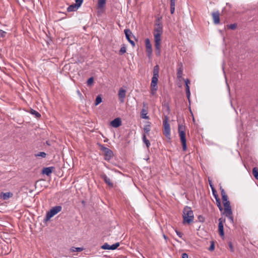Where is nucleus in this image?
Segmentation results:
<instances>
[{
	"label": "nucleus",
	"instance_id": "nucleus-1",
	"mask_svg": "<svg viewBox=\"0 0 258 258\" xmlns=\"http://www.w3.org/2000/svg\"><path fill=\"white\" fill-rule=\"evenodd\" d=\"M194 219L193 211L190 207L186 206L183 210V223L190 224Z\"/></svg>",
	"mask_w": 258,
	"mask_h": 258
},
{
	"label": "nucleus",
	"instance_id": "nucleus-2",
	"mask_svg": "<svg viewBox=\"0 0 258 258\" xmlns=\"http://www.w3.org/2000/svg\"><path fill=\"white\" fill-rule=\"evenodd\" d=\"M185 130L184 125L181 124H178V131L183 151H185L187 149Z\"/></svg>",
	"mask_w": 258,
	"mask_h": 258
},
{
	"label": "nucleus",
	"instance_id": "nucleus-3",
	"mask_svg": "<svg viewBox=\"0 0 258 258\" xmlns=\"http://www.w3.org/2000/svg\"><path fill=\"white\" fill-rule=\"evenodd\" d=\"M223 205L224 206V214L232 224H234V219L230 202H225L223 203Z\"/></svg>",
	"mask_w": 258,
	"mask_h": 258
},
{
	"label": "nucleus",
	"instance_id": "nucleus-4",
	"mask_svg": "<svg viewBox=\"0 0 258 258\" xmlns=\"http://www.w3.org/2000/svg\"><path fill=\"white\" fill-rule=\"evenodd\" d=\"M154 41L156 54L157 56H160L161 53V33H155Z\"/></svg>",
	"mask_w": 258,
	"mask_h": 258
},
{
	"label": "nucleus",
	"instance_id": "nucleus-5",
	"mask_svg": "<svg viewBox=\"0 0 258 258\" xmlns=\"http://www.w3.org/2000/svg\"><path fill=\"white\" fill-rule=\"evenodd\" d=\"M62 210V207L60 206H56L53 207L52 208L50 209V210L47 212L45 220L48 221L50 220L51 218L53 217L54 215L58 213Z\"/></svg>",
	"mask_w": 258,
	"mask_h": 258
},
{
	"label": "nucleus",
	"instance_id": "nucleus-6",
	"mask_svg": "<svg viewBox=\"0 0 258 258\" xmlns=\"http://www.w3.org/2000/svg\"><path fill=\"white\" fill-rule=\"evenodd\" d=\"M164 135L168 139H170V126L168 122V117L165 116L163 120Z\"/></svg>",
	"mask_w": 258,
	"mask_h": 258
},
{
	"label": "nucleus",
	"instance_id": "nucleus-7",
	"mask_svg": "<svg viewBox=\"0 0 258 258\" xmlns=\"http://www.w3.org/2000/svg\"><path fill=\"white\" fill-rule=\"evenodd\" d=\"M101 150L104 153V159L106 161H109L113 156L112 151L109 148L104 146L101 147Z\"/></svg>",
	"mask_w": 258,
	"mask_h": 258
},
{
	"label": "nucleus",
	"instance_id": "nucleus-8",
	"mask_svg": "<svg viewBox=\"0 0 258 258\" xmlns=\"http://www.w3.org/2000/svg\"><path fill=\"white\" fill-rule=\"evenodd\" d=\"M145 45L147 56L150 58L152 54V47L149 39H145Z\"/></svg>",
	"mask_w": 258,
	"mask_h": 258
},
{
	"label": "nucleus",
	"instance_id": "nucleus-9",
	"mask_svg": "<svg viewBox=\"0 0 258 258\" xmlns=\"http://www.w3.org/2000/svg\"><path fill=\"white\" fill-rule=\"evenodd\" d=\"M126 90L123 88H120L118 91V98L120 102L123 103L124 101V99L126 95Z\"/></svg>",
	"mask_w": 258,
	"mask_h": 258
},
{
	"label": "nucleus",
	"instance_id": "nucleus-10",
	"mask_svg": "<svg viewBox=\"0 0 258 258\" xmlns=\"http://www.w3.org/2000/svg\"><path fill=\"white\" fill-rule=\"evenodd\" d=\"M100 177L109 187H112L113 186V182H111L110 179L105 174H102Z\"/></svg>",
	"mask_w": 258,
	"mask_h": 258
},
{
	"label": "nucleus",
	"instance_id": "nucleus-11",
	"mask_svg": "<svg viewBox=\"0 0 258 258\" xmlns=\"http://www.w3.org/2000/svg\"><path fill=\"white\" fill-rule=\"evenodd\" d=\"M223 222V220L222 219L220 218L219 219L218 230L219 232V234L221 236H223L224 235Z\"/></svg>",
	"mask_w": 258,
	"mask_h": 258
},
{
	"label": "nucleus",
	"instance_id": "nucleus-12",
	"mask_svg": "<svg viewBox=\"0 0 258 258\" xmlns=\"http://www.w3.org/2000/svg\"><path fill=\"white\" fill-rule=\"evenodd\" d=\"M112 126L114 127H118L121 124V121L119 118H116L110 122Z\"/></svg>",
	"mask_w": 258,
	"mask_h": 258
},
{
	"label": "nucleus",
	"instance_id": "nucleus-13",
	"mask_svg": "<svg viewBox=\"0 0 258 258\" xmlns=\"http://www.w3.org/2000/svg\"><path fill=\"white\" fill-rule=\"evenodd\" d=\"M53 169H54V167H48L43 168L42 170V173L47 176H49L52 172Z\"/></svg>",
	"mask_w": 258,
	"mask_h": 258
},
{
	"label": "nucleus",
	"instance_id": "nucleus-14",
	"mask_svg": "<svg viewBox=\"0 0 258 258\" xmlns=\"http://www.w3.org/2000/svg\"><path fill=\"white\" fill-rule=\"evenodd\" d=\"M178 68H177V78L180 80L182 78V64L181 63L178 64Z\"/></svg>",
	"mask_w": 258,
	"mask_h": 258
},
{
	"label": "nucleus",
	"instance_id": "nucleus-15",
	"mask_svg": "<svg viewBox=\"0 0 258 258\" xmlns=\"http://www.w3.org/2000/svg\"><path fill=\"white\" fill-rule=\"evenodd\" d=\"M212 17L215 24H217L220 22L219 13L218 12L212 13Z\"/></svg>",
	"mask_w": 258,
	"mask_h": 258
},
{
	"label": "nucleus",
	"instance_id": "nucleus-16",
	"mask_svg": "<svg viewBox=\"0 0 258 258\" xmlns=\"http://www.w3.org/2000/svg\"><path fill=\"white\" fill-rule=\"evenodd\" d=\"M158 81V78L153 77L152 78V82L151 84V88H158L157 83Z\"/></svg>",
	"mask_w": 258,
	"mask_h": 258
},
{
	"label": "nucleus",
	"instance_id": "nucleus-17",
	"mask_svg": "<svg viewBox=\"0 0 258 258\" xmlns=\"http://www.w3.org/2000/svg\"><path fill=\"white\" fill-rule=\"evenodd\" d=\"M210 186L212 188V191H213V195L215 197V198H216V202H217V206L218 207L220 211H222L223 210V208H222V207L221 206L220 200L216 197V195L214 194V188H213L212 185H211V183H210Z\"/></svg>",
	"mask_w": 258,
	"mask_h": 258
},
{
	"label": "nucleus",
	"instance_id": "nucleus-18",
	"mask_svg": "<svg viewBox=\"0 0 258 258\" xmlns=\"http://www.w3.org/2000/svg\"><path fill=\"white\" fill-rule=\"evenodd\" d=\"M13 194L10 192H5V193H2V198L6 200L10 198V197H12Z\"/></svg>",
	"mask_w": 258,
	"mask_h": 258
},
{
	"label": "nucleus",
	"instance_id": "nucleus-19",
	"mask_svg": "<svg viewBox=\"0 0 258 258\" xmlns=\"http://www.w3.org/2000/svg\"><path fill=\"white\" fill-rule=\"evenodd\" d=\"M126 38L127 39L128 42L132 44V46H134L135 45V42L133 40L131 39V34L132 33H125Z\"/></svg>",
	"mask_w": 258,
	"mask_h": 258
},
{
	"label": "nucleus",
	"instance_id": "nucleus-20",
	"mask_svg": "<svg viewBox=\"0 0 258 258\" xmlns=\"http://www.w3.org/2000/svg\"><path fill=\"white\" fill-rule=\"evenodd\" d=\"M159 68L158 65L155 66L153 69V76L157 78L159 77Z\"/></svg>",
	"mask_w": 258,
	"mask_h": 258
},
{
	"label": "nucleus",
	"instance_id": "nucleus-21",
	"mask_svg": "<svg viewBox=\"0 0 258 258\" xmlns=\"http://www.w3.org/2000/svg\"><path fill=\"white\" fill-rule=\"evenodd\" d=\"M151 130V126L149 124H146L144 127V131L145 132V133L147 134V135H149V132Z\"/></svg>",
	"mask_w": 258,
	"mask_h": 258
},
{
	"label": "nucleus",
	"instance_id": "nucleus-22",
	"mask_svg": "<svg viewBox=\"0 0 258 258\" xmlns=\"http://www.w3.org/2000/svg\"><path fill=\"white\" fill-rule=\"evenodd\" d=\"M141 117L144 119H148L149 118L147 116V111L144 109L142 110Z\"/></svg>",
	"mask_w": 258,
	"mask_h": 258
},
{
	"label": "nucleus",
	"instance_id": "nucleus-23",
	"mask_svg": "<svg viewBox=\"0 0 258 258\" xmlns=\"http://www.w3.org/2000/svg\"><path fill=\"white\" fill-rule=\"evenodd\" d=\"M106 3V0H98V7L99 8H102L104 7Z\"/></svg>",
	"mask_w": 258,
	"mask_h": 258
},
{
	"label": "nucleus",
	"instance_id": "nucleus-24",
	"mask_svg": "<svg viewBox=\"0 0 258 258\" xmlns=\"http://www.w3.org/2000/svg\"><path fill=\"white\" fill-rule=\"evenodd\" d=\"M78 8H77V6H76L75 5H71L70 6L68 9L67 11L69 12L75 11V10H77Z\"/></svg>",
	"mask_w": 258,
	"mask_h": 258
},
{
	"label": "nucleus",
	"instance_id": "nucleus-25",
	"mask_svg": "<svg viewBox=\"0 0 258 258\" xmlns=\"http://www.w3.org/2000/svg\"><path fill=\"white\" fill-rule=\"evenodd\" d=\"M252 174L254 177L258 179V169L256 167H254L252 169Z\"/></svg>",
	"mask_w": 258,
	"mask_h": 258
},
{
	"label": "nucleus",
	"instance_id": "nucleus-26",
	"mask_svg": "<svg viewBox=\"0 0 258 258\" xmlns=\"http://www.w3.org/2000/svg\"><path fill=\"white\" fill-rule=\"evenodd\" d=\"M237 24L234 23V24L228 25L227 26L228 29H230L231 30H234L237 28Z\"/></svg>",
	"mask_w": 258,
	"mask_h": 258
},
{
	"label": "nucleus",
	"instance_id": "nucleus-27",
	"mask_svg": "<svg viewBox=\"0 0 258 258\" xmlns=\"http://www.w3.org/2000/svg\"><path fill=\"white\" fill-rule=\"evenodd\" d=\"M185 92H186V97H187V99H188V100L189 101L190 93V89H189V86L185 87Z\"/></svg>",
	"mask_w": 258,
	"mask_h": 258
},
{
	"label": "nucleus",
	"instance_id": "nucleus-28",
	"mask_svg": "<svg viewBox=\"0 0 258 258\" xmlns=\"http://www.w3.org/2000/svg\"><path fill=\"white\" fill-rule=\"evenodd\" d=\"M162 31V27L159 24H156L155 28V32H161Z\"/></svg>",
	"mask_w": 258,
	"mask_h": 258
},
{
	"label": "nucleus",
	"instance_id": "nucleus-29",
	"mask_svg": "<svg viewBox=\"0 0 258 258\" xmlns=\"http://www.w3.org/2000/svg\"><path fill=\"white\" fill-rule=\"evenodd\" d=\"M46 156V154L44 152H40L37 154H35V157H41L42 158H45Z\"/></svg>",
	"mask_w": 258,
	"mask_h": 258
},
{
	"label": "nucleus",
	"instance_id": "nucleus-30",
	"mask_svg": "<svg viewBox=\"0 0 258 258\" xmlns=\"http://www.w3.org/2000/svg\"><path fill=\"white\" fill-rule=\"evenodd\" d=\"M31 113L32 114H34V115H35V116L36 117H37V118H39V117H40L41 116L40 114L38 112H37V111H36V110H33V109H31Z\"/></svg>",
	"mask_w": 258,
	"mask_h": 258
},
{
	"label": "nucleus",
	"instance_id": "nucleus-31",
	"mask_svg": "<svg viewBox=\"0 0 258 258\" xmlns=\"http://www.w3.org/2000/svg\"><path fill=\"white\" fill-rule=\"evenodd\" d=\"M102 102V98L100 96H97L95 100V105H98Z\"/></svg>",
	"mask_w": 258,
	"mask_h": 258
},
{
	"label": "nucleus",
	"instance_id": "nucleus-32",
	"mask_svg": "<svg viewBox=\"0 0 258 258\" xmlns=\"http://www.w3.org/2000/svg\"><path fill=\"white\" fill-rule=\"evenodd\" d=\"M101 248L103 249L110 250V245L107 243H105L101 246Z\"/></svg>",
	"mask_w": 258,
	"mask_h": 258
},
{
	"label": "nucleus",
	"instance_id": "nucleus-33",
	"mask_svg": "<svg viewBox=\"0 0 258 258\" xmlns=\"http://www.w3.org/2000/svg\"><path fill=\"white\" fill-rule=\"evenodd\" d=\"M119 246V243L117 242L110 245V250L116 249Z\"/></svg>",
	"mask_w": 258,
	"mask_h": 258
},
{
	"label": "nucleus",
	"instance_id": "nucleus-34",
	"mask_svg": "<svg viewBox=\"0 0 258 258\" xmlns=\"http://www.w3.org/2000/svg\"><path fill=\"white\" fill-rule=\"evenodd\" d=\"M76 4H75L77 6V8H79L82 5L83 0H75Z\"/></svg>",
	"mask_w": 258,
	"mask_h": 258
},
{
	"label": "nucleus",
	"instance_id": "nucleus-35",
	"mask_svg": "<svg viewBox=\"0 0 258 258\" xmlns=\"http://www.w3.org/2000/svg\"><path fill=\"white\" fill-rule=\"evenodd\" d=\"M71 249L73 251H81L83 250V248L82 247H73Z\"/></svg>",
	"mask_w": 258,
	"mask_h": 258
},
{
	"label": "nucleus",
	"instance_id": "nucleus-36",
	"mask_svg": "<svg viewBox=\"0 0 258 258\" xmlns=\"http://www.w3.org/2000/svg\"><path fill=\"white\" fill-rule=\"evenodd\" d=\"M157 89L158 88H151L150 92H151V94L152 95L154 96L156 94V91L157 90Z\"/></svg>",
	"mask_w": 258,
	"mask_h": 258
},
{
	"label": "nucleus",
	"instance_id": "nucleus-37",
	"mask_svg": "<svg viewBox=\"0 0 258 258\" xmlns=\"http://www.w3.org/2000/svg\"><path fill=\"white\" fill-rule=\"evenodd\" d=\"M126 52V47L124 46H122L119 51L120 54H123Z\"/></svg>",
	"mask_w": 258,
	"mask_h": 258
},
{
	"label": "nucleus",
	"instance_id": "nucleus-38",
	"mask_svg": "<svg viewBox=\"0 0 258 258\" xmlns=\"http://www.w3.org/2000/svg\"><path fill=\"white\" fill-rule=\"evenodd\" d=\"M93 81H94L93 78V77L90 78L87 81V85L89 86L93 84Z\"/></svg>",
	"mask_w": 258,
	"mask_h": 258
},
{
	"label": "nucleus",
	"instance_id": "nucleus-39",
	"mask_svg": "<svg viewBox=\"0 0 258 258\" xmlns=\"http://www.w3.org/2000/svg\"><path fill=\"white\" fill-rule=\"evenodd\" d=\"M214 248H215L214 242L213 241H212L211 242V245L209 248V250L210 251H213L214 250Z\"/></svg>",
	"mask_w": 258,
	"mask_h": 258
},
{
	"label": "nucleus",
	"instance_id": "nucleus-40",
	"mask_svg": "<svg viewBox=\"0 0 258 258\" xmlns=\"http://www.w3.org/2000/svg\"><path fill=\"white\" fill-rule=\"evenodd\" d=\"M222 199L223 203L225 202L229 201L228 200V197H227V195L222 196Z\"/></svg>",
	"mask_w": 258,
	"mask_h": 258
},
{
	"label": "nucleus",
	"instance_id": "nucleus-41",
	"mask_svg": "<svg viewBox=\"0 0 258 258\" xmlns=\"http://www.w3.org/2000/svg\"><path fill=\"white\" fill-rule=\"evenodd\" d=\"M144 143L146 144L147 148H149L150 146V143L148 140L144 141Z\"/></svg>",
	"mask_w": 258,
	"mask_h": 258
},
{
	"label": "nucleus",
	"instance_id": "nucleus-42",
	"mask_svg": "<svg viewBox=\"0 0 258 258\" xmlns=\"http://www.w3.org/2000/svg\"><path fill=\"white\" fill-rule=\"evenodd\" d=\"M175 0H170V7H175Z\"/></svg>",
	"mask_w": 258,
	"mask_h": 258
},
{
	"label": "nucleus",
	"instance_id": "nucleus-43",
	"mask_svg": "<svg viewBox=\"0 0 258 258\" xmlns=\"http://www.w3.org/2000/svg\"><path fill=\"white\" fill-rule=\"evenodd\" d=\"M176 233L179 237L182 238L183 234L181 232L176 231Z\"/></svg>",
	"mask_w": 258,
	"mask_h": 258
},
{
	"label": "nucleus",
	"instance_id": "nucleus-44",
	"mask_svg": "<svg viewBox=\"0 0 258 258\" xmlns=\"http://www.w3.org/2000/svg\"><path fill=\"white\" fill-rule=\"evenodd\" d=\"M175 11V7H170V12L171 14H173Z\"/></svg>",
	"mask_w": 258,
	"mask_h": 258
},
{
	"label": "nucleus",
	"instance_id": "nucleus-45",
	"mask_svg": "<svg viewBox=\"0 0 258 258\" xmlns=\"http://www.w3.org/2000/svg\"><path fill=\"white\" fill-rule=\"evenodd\" d=\"M184 82H185V87H187V86H188V84L190 83L189 80L187 79L185 80Z\"/></svg>",
	"mask_w": 258,
	"mask_h": 258
},
{
	"label": "nucleus",
	"instance_id": "nucleus-46",
	"mask_svg": "<svg viewBox=\"0 0 258 258\" xmlns=\"http://www.w3.org/2000/svg\"><path fill=\"white\" fill-rule=\"evenodd\" d=\"M182 258H188V254L186 253H183L182 254Z\"/></svg>",
	"mask_w": 258,
	"mask_h": 258
},
{
	"label": "nucleus",
	"instance_id": "nucleus-47",
	"mask_svg": "<svg viewBox=\"0 0 258 258\" xmlns=\"http://www.w3.org/2000/svg\"><path fill=\"white\" fill-rule=\"evenodd\" d=\"M221 196H222L226 195V192H225V191L224 189L221 188Z\"/></svg>",
	"mask_w": 258,
	"mask_h": 258
},
{
	"label": "nucleus",
	"instance_id": "nucleus-48",
	"mask_svg": "<svg viewBox=\"0 0 258 258\" xmlns=\"http://www.w3.org/2000/svg\"><path fill=\"white\" fill-rule=\"evenodd\" d=\"M146 140H147V139L146 138V134H144L143 135V141L144 142V141H146Z\"/></svg>",
	"mask_w": 258,
	"mask_h": 258
},
{
	"label": "nucleus",
	"instance_id": "nucleus-49",
	"mask_svg": "<svg viewBox=\"0 0 258 258\" xmlns=\"http://www.w3.org/2000/svg\"><path fill=\"white\" fill-rule=\"evenodd\" d=\"M229 247L230 248V249L231 251H233V246H232V243H230L229 244Z\"/></svg>",
	"mask_w": 258,
	"mask_h": 258
},
{
	"label": "nucleus",
	"instance_id": "nucleus-50",
	"mask_svg": "<svg viewBox=\"0 0 258 258\" xmlns=\"http://www.w3.org/2000/svg\"><path fill=\"white\" fill-rule=\"evenodd\" d=\"M6 33H0V38H4Z\"/></svg>",
	"mask_w": 258,
	"mask_h": 258
},
{
	"label": "nucleus",
	"instance_id": "nucleus-51",
	"mask_svg": "<svg viewBox=\"0 0 258 258\" xmlns=\"http://www.w3.org/2000/svg\"><path fill=\"white\" fill-rule=\"evenodd\" d=\"M123 32H126V33H128V32H131L130 29H125L124 30V31Z\"/></svg>",
	"mask_w": 258,
	"mask_h": 258
},
{
	"label": "nucleus",
	"instance_id": "nucleus-52",
	"mask_svg": "<svg viewBox=\"0 0 258 258\" xmlns=\"http://www.w3.org/2000/svg\"><path fill=\"white\" fill-rule=\"evenodd\" d=\"M46 144L48 145H50V144H49V143L48 142H46Z\"/></svg>",
	"mask_w": 258,
	"mask_h": 258
},
{
	"label": "nucleus",
	"instance_id": "nucleus-53",
	"mask_svg": "<svg viewBox=\"0 0 258 258\" xmlns=\"http://www.w3.org/2000/svg\"><path fill=\"white\" fill-rule=\"evenodd\" d=\"M1 32L4 33V32H5V31H1Z\"/></svg>",
	"mask_w": 258,
	"mask_h": 258
}]
</instances>
